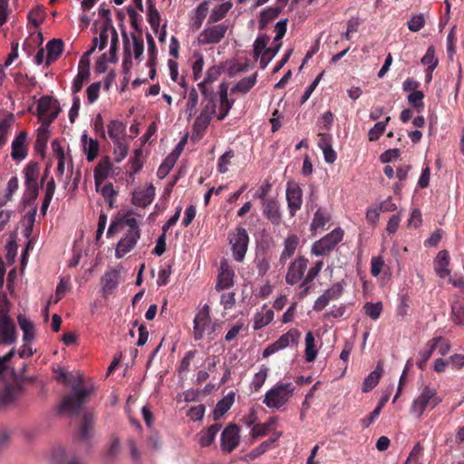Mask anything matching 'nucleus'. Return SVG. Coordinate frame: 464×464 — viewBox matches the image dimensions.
<instances>
[{"label":"nucleus","mask_w":464,"mask_h":464,"mask_svg":"<svg viewBox=\"0 0 464 464\" xmlns=\"http://www.w3.org/2000/svg\"><path fill=\"white\" fill-rule=\"evenodd\" d=\"M210 309L208 304H205L196 314L193 324V336L196 341L202 340L205 334H208L210 331Z\"/></svg>","instance_id":"obj_7"},{"label":"nucleus","mask_w":464,"mask_h":464,"mask_svg":"<svg viewBox=\"0 0 464 464\" xmlns=\"http://www.w3.org/2000/svg\"><path fill=\"white\" fill-rule=\"evenodd\" d=\"M239 428L236 424H229L221 433V449L224 452L233 451L239 444Z\"/></svg>","instance_id":"obj_11"},{"label":"nucleus","mask_w":464,"mask_h":464,"mask_svg":"<svg viewBox=\"0 0 464 464\" xmlns=\"http://www.w3.org/2000/svg\"><path fill=\"white\" fill-rule=\"evenodd\" d=\"M442 340L441 337H434L427 342L425 347L419 352V360L416 364L418 368L424 371L426 368L427 362L431 357L433 352L438 347L439 343Z\"/></svg>","instance_id":"obj_19"},{"label":"nucleus","mask_w":464,"mask_h":464,"mask_svg":"<svg viewBox=\"0 0 464 464\" xmlns=\"http://www.w3.org/2000/svg\"><path fill=\"white\" fill-rule=\"evenodd\" d=\"M277 438L278 437L274 438V439H268L267 440H265L259 446H257L256 448L253 449L247 454V457L250 459H255L256 458L259 457L260 455L265 453L271 447V445L277 440Z\"/></svg>","instance_id":"obj_56"},{"label":"nucleus","mask_w":464,"mask_h":464,"mask_svg":"<svg viewBox=\"0 0 464 464\" xmlns=\"http://www.w3.org/2000/svg\"><path fill=\"white\" fill-rule=\"evenodd\" d=\"M450 264V255L447 250H441L438 253L434 261L435 271L440 278H445L450 274L448 268Z\"/></svg>","instance_id":"obj_27"},{"label":"nucleus","mask_w":464,"mask_h":464,"mask_svg":"<svg viewBox=\"0 0 464 464\" xmlns=\"http://www.w3.org/2000/svg\"><path fill=\"white\" fill-rule=\"evenodd\" d=\"M441 400L437 396V391L430 386H425L420 394L413 401L411 412L416 414L417 417H420L424 412L425 409L430 407L435 408Z\"/></svg>","instance_id":"obj_5"},{"label":"nucleus","mask_w":464,"mask_h":464,"mask_svg":"<svg viewBox=\"0 0 464 464\" xmlns=\"http://www.w3.org/2000/svg\"><path fill=\"white\" fill-rule=\"evenodd\" d=\"M382 372V368L380 364L377 365L376 369L372 371L363 381L362 385V391L363 392H369L372 391L379 382Z\"/></svg>","instance_id":"obj_39"},{"label":"nucleus","mask_w":464,"mask_h":464,"mask_svg":"<svg viewBox=\"0 0 464 464\" xmlns=\"http://www.w3.org/2000/svg\"><path fill=\"white\" fill-rule=\"evenodd\" d=\"M343 292V287L341 283H335L332 285V287L328 288L324 295L327 298L329 302L333 300H337L341 297Z\"/></svg>","instance_id":"obj_60"},{"label":"nucleus","mask_w":464,"mask_h":464,"mask_svg":"<svg viewBox=\"0 0 464 464\" xmlns=\"http://www.w3.org/2000/svg\"><path fill=\"white\" fill-rule=\"evenodd\" d=\"M232 6L233 5L230 1L217 5L215 8H213L209 15L208 24L216 23L223 19L228 11L232 8Z\"/></svg>","instance_id":"obj_41"},{"label":"nucleus","mask_w":464,"mask_h":464,"mask_svg":"<svg viewBox=\"0 0 464 464\" xmlns=\"http://www.w3.org/2000/svg\"><path fill=\"white\" fill-rule=\"evenodd\" d=\"M57 101L50 96H43L39 99L37 103V115L44 122L52 112L60 108L57 106Z\"/></svg>","instance_id":"obj_20"},{"label":"nucleus","mask_w":464,"mask_h":464,"mask_svg":"<svg viewBox=\"0 0 464 464\" xmlns=\"http://www.w3.org/2000/svg\"><path fill=\"white\" fill-rule=\"evenodd\" d=\"M234 151L229 150L226 151L219 159L218 163V170L220 173H226L227 171V165L230 164V160L234 157Z\"/></svg>","instance_id":"obj_63"},{"label":"nucleus","mask_w":464,"mask_h":464,"mask_svg":"<svg viewBox=\"0 0 464 464\" xmlns=\"http://www.w3.org/2000/svg\"><path fill=\"white\" fill-rule=\"evenodd\" d=\"M93 425V415L91 412L83 414L82 424L79 432V437L82 440H88L91 437V431Z\"/></svg>","instance_id":"obj_43"},{"label":"nucleus","mask_w":464,"mask_h":464,"mask_svg":"<svg viewBox=\"0 0 464 464\" xmlns=\"http://www.w3.org/2000/svg\"><path fill=\"white\" fill-rule=\"evenodd\" d=\"M58 114L59 109L52 112L46 119H44L42 126L38 129L35 140V150L37 151H44L46 148L49 138L48 127L57 118Z\"/></svg>","instance_id":"obj_12"},{"label":"nucleus","mask_w":464,"mask_h":464,"mask_svg":"<svg viewBox=\"0 0 464 464\" xmlns=\"http://www.w3.org/2000/svg\"><path fill=\"white\" fill-rule=\"evenodd\" d=\"M254 264L260 277H263L270 268L269 260L265 254H256Z\"/></svg>","instance_id":"obj_50"},{"label":"nucleus","mask_w":464,"mask_h":464,"mask_svg":"<svg viewBox=\"0 0 464 464\" xmlns=\"http://www.w3.org/2000/svg\"><path fill=\"white\" fill-rule=\"evenodd\" d=\"M52 148L58 160L57 174L59 176H63L64 173L65 167V154L63 149L56 140L52 142Z\"/></svg>","instance_id":"obj_44"},{"label":"nucleus","mask_w":464,"mask_h":464,"mask_svg":"<svg viewBox=\"0 0 464 464\" xmlns=\"http://www.w3.org/2000/svg\"><path fill=\"white\" fill-rule=\"evenodd\" d=\"M270 38L266 34L257 37L254 42V55L255 57L262 56V53L268 49L266 47Z\"/></svg>","instance_id":"obj_57"},{"label":"nucleus","mask_w":464,"mask_h":464,"mask_svg":"<svg viewBox=\"0 0 464 464\" xmlns=\"http://www.w3.org/2000/svg\"><path fill=\"white\" fill-rule=\"evenodd\" d=\"M282 44L279 42L274 47H269L266 49V51L262 53L260 59V68L265 69L269 62L274 58V56L277 53L279 49L281 48Z\"/></svg>","instance_id":"obj_55"},{"label":"nucleus","mask_w":464,"mask_h":464,"mask_svg":"<svg viewBox=\"0 0 464 464\" xmlns=\"http://www.w3.org/2000/svg\"><path fill=\"white\" fill-rule=\"evenodd\" d=\"M391 117H386L384 121H379L369 130L368 138L370 141H376L383 134L386 129V125L390 121Z\"/></svg>","instance_id":"obj_46"},{"label":"nucleus","mask_w":464,"mask_h":464,"mask_svg":"<svg viewBox=\"0 0 464 464\" xmlns=\"http://www.w3.org/2000/svg\"><path fill=\"white\" fill-rule=\"evenodd\" d=\"M274 319V311L272 309H265L257 312L253 318L254 330H259L269 324Z\"/></svg>","instance_id":"obj_33"},{"label":"nucleus","mask_w":464,"mask_h":464,"mask_svg":"<svg viewBox=\"0 0 464 464\" xmlns=\"http://www.w3.org/2000/svg\"><path fill=\"white\" fill-rule=\"evenodd\" d=\"M425 25V17L423 14L413 15L408 21V28L411 32H419Z\"/></svg>","instance_id":"obj_59"},{"label":"nucleus","mask_w":464,"mask_h":464,"mask_svg":"<svg viewBox=\"0 0 464 464\" xmlns=\"http://www.w3.org/2000/svg\"><path fill=\"white\" fill-rule=\"evenodd\" d=\"M300 332L296 329H290L285 334H282L276 342L269 344L262 353L263 358H267L279 350L285 349L290 344L298 343Z\"/></svg>","instance_id":"obj_6"},{"label":"nucleus","mask_w":464,"mask_h":464,"mask_svg":"<svg viewBox=\"0 0 464 464\" xmlns=\"http://www.w3.org/2000/svg\"><path fill=\"white\" fill-rule=\"evenodd\" d=\"M299 244V237L295 235H289L284 241V249L280 255L279 262L281 265H285L286 261L293 256L297 246Z\"/></svg>","instance_id":"obj_25"},{"label":"nucleus","mask_w":464,"mask_h":464,"mask_svg":"<svg viewBox=\"0 0 464 464\" xmlns=\"http://www.w3.org/2000/svg\"><path fill=\"white\" fill-rule=\"evenodd\" d=\"M91 392V389L83 384L81 378H78L72 383L71 392L63 396L59 411L71 416H79L84 404L87 403Z\"/></svg>","instance_id":"obj_1"},{"label":"nucleus","mask_w":464,"mask_h":464,"mask_svg":"<svg viewBox=\"0 0 464 464\" xmlns=\"http://www.w3.org/2000/svg\"><path fill=\"white\" fill-rule=\"evenodd\" d=\"M276 419L270 418L268 421L263 424H256L252 428V437L257 439L259 437L266 436L272 429L275 424Z\"/></svg>","instance_id":"obj_49"},{"label":"nucleus","mask_w":464,"mask_h":464,"mask_svg":"<svg viewBox=\"0 0 464 464\" xmlns=\"http://www.w3.org/2000/svg\"><path fill=\"white\" fill-rule=\"evenodd\" d=\"M263 215L273 224L279 225L282 222V213L277 199L269 198L262 203Z\"/></svg>","instance_id":"obj_14"},{"label":"nucleus","mask_w":464,"mask_h":464,"mask_svg":"<svg viewBox=\"0 0 464 464\" xmlns=\"http://www.w3.org/2000/svg\"><path fill=\"white\" fill-rule=\"evenodd\" d=\"M155 197V188L152 184L146 188L133 192L131 202L133 205L140 208H146L150 205Z\"/></svg>","instance_id":"obj_18"},{"label":"nucleus","mask_w":464,"mask_h":464,"mask_svg":"<svg viewBox=\"0 0 464 464\" xmlns=\"http://www.w3.org/2000/svg\"><path fill=\"white\" fill-rule=\"evenodd\" d=\"M120 281V273L119 271L113 269L109 272H106L103 277L102 278V286L103 295L107 296L111 295L116 288L118 287Z\"/></svg>","instance_id":"obj_23"},{"label":"nucleus","mask_w":464,"mask_h":464,"mask_svg":"<svg viewBox=\"0 0 464 464\" xmlns=\"http://www.w3.org/2000/svg\"><path fill=\"white\" fill-rule=\"evenodd\" d=\"M211 118L205 114H199L193 125V136L192 139L200 140L205 135L206 130L210 123Z\"/></svg>","instance_id":"obj_34"},{"label":"nucleus","mask_w":464,"mask_h":464,"mask_svg":"<svg viewBox=\"0 0 464 464\" xmlns=\"http://www.w3.org/2000/svg\"><path fill=\"white\" fill-rule=\"evenodd\" d=\"M140 237V231L126 232L123 238H121L115 250V256L117 258L123 257L136 246L138 239Z\"/></svg>","instance_id":"obj_15"},{"label":"nucleus","mask_w":464,"mask_h":464,"mask_svg":"<svg viewBox=\"0 0 464 464\" xmlns=\"http://www.w3.org/2000/svg\"><path fill=\"white\" fill-rule=\"evenodd\" d=\"M16 341L15 325L9 316L0 319V343L12 344Z\"/></svg>","instance_id":"obj_16"},{"label":"nucleus","mask_w":464,"mask_h":464,"mask_svg":"<svg viewBox=\"0 0 464 464\" xmlns=\"http://www.w3.org/2000/svg\"><path fill=\"white\" fill-rule=\"evenodd\" d=\"M38 185H25V193L23 198V203L24 204V206H30L34 204L38 197Z\"/></svg>","instance_id":"obj_53"},{"label":"nucleus","mask_w":464,"mask_h":464,"mask_svg":"<svg viewBox=\"0 0 464 464\" xmlns=\"http://www.w3.org/2000/svg\"><path fill=\"white\" fill-rule=\"evenodd\" d=\"M343 230L342 228H334L333 231L313 244L311 249L312 254L317 256L329 255L343 240Z\"/></svg>","instance_id":"obj_4"},{"label":"nucleus","mask_w":464,"mask_h":464,"mask_svg":"<svg viewBox=\"0 0 464 464\" xmlns=\"http://www.w3.org/2000/svg\"><path fill=\"white\" fill-rule=\"evenodd\" d=\"M90 72L85 70H78V73L73 80L72 91V94H76L82 91L84 82H87L90 78Z\"/></svg>","instance_id":"obj_52"},{"label":"nucleus","mask_w":464,"mask_h":464,"mask_svg":"<svg viewBox=\"0 0 464 464\" xmlns=\"http://www.w3.org/2000/svg\"><path fill=\"white\" fill-rule=\"evenodd\" d=\"M111 168L112 164L108 156L100 160L94 169V181L97 188L105 179H107Z\"/></svg>","instance_id":"obj_26"},{"label":"nucleus","mask_w":464,"mask_h":464,"mask_svg":"<svg viewBox=\"0 0 464 464\" xmlns=\"http://www.w3.org/2000/svg\"><path fill=\"white\" fill-rule=\"evenodd\" d=\"M196 354V350H189L184 354L177 370L180 380H185L187 378V374L190 370L191 362L194 360Z\"/></svg>","instance_id":"obj_35"},{"label":"nucleus","mask_w":464,"mask_h":464,"mask_svg":"<svg viewBox=\"0 0 464 464\" xmlns=\"http://www.w3.org/2000/svg\"><path fill=\"white\" fill-rule=\"evenodd\" d=\"M101 193L108 203L110 208H114V202L118 196V191L114 189L112 183L108 182L104 184L101 189Z\"/></svg>","instance_id":"obj_48"},{"label":"nucleus","mask_w":464,"mask_h":464,"mask_svg":"<svg viewBox=\"0 0 464 464\" xmlns=\"http://www.w3.org/2000/svg\"><path fill=\"white\" fill-rule=\"evenodd\" d=\"M25 140L26 133L24 131H21L13 140L11 156L14 160H22L27 156Z\"/></svg>","instance_id":"obj_24"},{"label":"nucleus","mask_w":464,"mask_h":464,"mask_svg":"<svg viewBox=\"0 0 464 464\" xmlns=\"http://www.w3.org/2000/svg\"><path fill=\"white\" fill-rule=\"evenodd\" d=\"M235 273L226 260L220 263V272L218 276L216 289L221 291L229 288L234 284Z\"/></svg>","instance_id":"obj_17"},{"label":"nucleus","mask_w":464,"mask_h":464,"mask_svg":"<svg viewBox=\"0 0 464 464\" xmlns=\"http://www.w3.org/2000/svg\"><path fill=\"white\" fill-rule=\"evenodd\" d=\"M82 143L87 160L90 162L93 161L99 152L100 146L98 140L92 138L88 139L87 134L84 133L82 136Z\"/></svg>","instance_id":"obj_30"},{"label":"nucleus","mask_w":464,"mask_h":464,"mask_svg":"<svg viewBox=\"0 0 464 464\" xmlns=\"http://www.w3.org/2000/svg\"><path fill=\"white\" fill-rule=\"evenodd\" d=\"M228 241L231 245V250L234 259L242 262L248 248L249 236L246 228L237 226L233 231L228 233Z\"/></svg>","instance_id":"obj_3"},{"label":"nucleus","mask_w":464,"mask_h":464,"mask_svg":"<svg viewBox=\"0 0 464 464\" xmlns=\"http://www.w3.org/2000/svg\"><path fill=\"white\" fill-rule=\"evenodd\" d=\"M295 386L292 382L275 384L268 390L263 400V403L269 409H280L292 398Z\"/></svg>","instance_id":"obj_2"},{"label":"nucleus","mask_w":464,"mask_h":464,"mask_svg":"<svg viewBox=\"0 0 464 464\" xmlns=\"http://www.w3.org/2000/svg\"><path fill=\"white\" fill-rule=\"evenodd\" d=\"M227 30V25L218 24L205 28L199 34L198 41L202 44H218L224 37Z\"/></svg>","instance_id":"obj_10"},{"label":"nucleus","mask_w":464,"mask_h":464,"mask_svg":"<svg viewBox=\"0 0 464 464\" xmlns=\"http://www.w3.org/2000/svg\"><path fill=\"white\" fill-rule=\"evenodd\" d=\"M324 266L322 260L316 261L314 266L308 270L307 275L304 277V285H310L319 275Z\"/></svg>","instance_id":"obj_62"},{"label":"nucleus","mask_w":464,"mask_h":464,"mask_svg":"<svg viewBox=\"0 0 464 464\" xmlns=\"http://www.w3.org/2000/svg\"><path fill=\"white\" fill-rule=\"evenodd\" d=\"M235 392H229L217 404L213 411V420H218L226 412L229 411L235 401Z\"/></svg>","instance_id":"obj_28"},{"label":"nucleus","mask_w":464,"mask_h":464,"mask_svg":"<svg viewBox=\"0 0 464 464\" xmlns=\"http://www.w3.org/2000/svg\"><path fill=\"white\" fill-rule=\"evenodd\" d=\"M221 424L215 423L211 425L207 430L199 433L198 443L201 447H208L214 441L217 433L220 430Z\"/></svg>","instance_id":"obj_37"},{"label":"nucleus","mask_w":464,"mask_h":464,"mask_svg":"<svg viewBox=\"0 0 464 464\" xmlns=\"http://www.w3.org/2000/svg\"><path fill=\"white\" fill-rule=\"evenodd\" d=\"M332 216L330 212L324 208H318L314 214V218L310 224V230L315 234L318 230H323L324 226L331 220Z\"/></svg>","instance_id":"obj_22"},{"label":"nucleus","mask_w":464,"mask_h":464,"mask_svg":"<svg viewBox=\"0 0 464 464\" xmlns=\"http://www.w3.org/2000/svg\"><path fill=\"white\" fill-rule=\"evenodd\" d=\"M423 450H424V449L420 442L415 444L414 447L412 448V450H411L410 455H409L405 464H410L411 462L416 463V464L420 463V459L423 455Z\"/></svg>","instance_id":"obj_61"},{"label":"nucleus","mask_w":464,"mask_h":464,"mask_svg":"<svg viewBox=\"0 0 464 464\" xmlns=\"http://www.w3.org/2000/svg\"><path fill=\"white\" fill-rule=\"evenodd\" d=\"M46 65L55 62L63 52V42L61 39H52L46 44Z\"/></svg>","instance_id":"obj_29"},{"label":"nucleus","mask_w":464,"mask_h":464,"mask_svg":"<svg viewBox=\"0 0 464 464\" xmlns=\"http://www.w3.org/2000/svg\"><path fill=\"white\" fill-rule=\"evenodd\" d=\"M24 174L25 185H38V178L40 174L39 164L34 161L29 162L24 169Z\"/></svg>","instance_id":"obj_36"},{"label":"nucleus","mask_w":464,"mask_h":464,"mask_svg":"<svg viewBox=\"0 0 464 464\" xmlns=\"http://www.w3.org/2000/svg\"><path fill=\"white\" fill-rule=\"evenodd\" d=\"M308 259L304 256H298L290 263L285 275V283L289 285H295L304 280V273L307 269Z\"/></svg>","instance_id":"obj_8"},{"label":"nucleus","mask_w":464,"mask_h":464,"mask_svg":"<svg viewBox=\"0 0 464 464\" xmlns=\"http://www.w3.org/2000/svg\"><path fill=\"white\" fill-rule=\"evenodd\" d=\"M285 198L290 216L293 218L303 205V190L299 184L288 182L285 190Z\"/></svg>","instance_id":"obj_9"},{"label":"nucleus","mask_w":464,"mask_h":464,"mask_svg":"<svg viewBox=\"0 0 464 464\" xmlns=\"http://www.w3.org/2000/svg\"><path fill=\"white\" fill-rule=\"evenodd\" d=\"M420 63L422 65L430 68V71H434L439 64V60L435 56V47L430 45L428 47L426 53L420 59Z\"/></svg>","instance_id":"obj_45"},{"label":"nucleus","mask_w":464,"mask_h":464,"mask_svg":"<svg viewBox=\"0 0 464 464\" xmlns=\"http://www.w3.org/2000/svg\"><path fill=\"white\" fill-rule=\"evenodd\" d=\"M18 324L22 329L24 335L23 340L24 343H30L34 337V327L33 323L24 315L19 314L17 317Z\"/></svg>","instance_id":"obj_38"},{"label":"nucleus","mask_w":464,"mask_h":464,"mask_svg":"<svg viewBox=\"0 0 464 464\" xmlns=\"http://www.w3.org/2000/svg\"><path fill=\"white\" fill-rule=\"evenodd\" d=\"M408 102L418 111L421 112L424 110V93L421 91L411 92L408 95Z\"/></svg>","instance_id":"obj_47"},{"label":"nucleus","mask_w":464,"mask_h":464,"mask_svg":"<svg viewBox=\"0 0 464 464\" xmlns=\"http://www.w3.org/2000/svg\"><path fill=\"white\" fill-rule=\"evenodd\" d=\"M114 155L116 162H121L123 159L126 158L128 154L129 147L125 143V140L114 141Z\"/></svg>","instance_id":"obj_58"},{"label":"nucleus","mask_w":464,"mask_h":464,"mask_svg":"<svg viewBox=\"0 0 464 464\" xmlns=\"http://www.w3.org/2000/svg\"><path fill=\"white\" fill-rule=\"evenodd\" d=\"M257 72H255L251 76L241 79L232 89L231 92H248L256 83Z\"/></svg>","instance_id":"obj_40"},{"label":"nucleus","mask_w":464,"mask_h":464,"mask_svg":"<svg viewBox=\"0 0 464 464\" xmlns=\"http://www.w3.org/2000/svg\"><path fill=\"white\" fill-rule=\"evenodd\" d=\"M267 375L268 368L266 365H262L259 372L255 374L252 380L251 388H253L255 392H258L265 383Z\"/></svg>","instance_id":"obj_51"},{"label":"nucleus","mask_w":464,"mask_h":464,"mask_svg":"<svg viewBox=\"0 0 464 464\" xmlns=\"http://www.w3.org/2000/svg\"><path fill=\"white\" fill-rule=\"evenodd\" d=\"M285 6L276 3V6L263 10L260 14L259 28L264 29L269 22L276 19L281 14Z\"/></svg>","instance_id":"obj_32"},{"label":"nucleus","mask_w":464,"mask_h":464,"mask_svg":"<svg viewBox=\"0 0 464 464\" xmlns=\"http://www.w3.org/2000/svg\"><path fill=\"white\" fill-rule=\"evenodd\" d=\"M450 320L456 325H464V295L456 294L450 299Z\"/></svg>","instance_id":"obj_13"},{"label":"nucleus","mask_w":464,"mask_h":464,"mask_svg":"<svg viewBox=\"0 0 464 464\" xmlns=\"http://www.w3.org/2000/svg\"><path fill=\"white\" fill-rule=\"evenodd\" d=\"M148 9V22L154 30H157L160 26V13L153 5H150Z\"/></svg>","instance_id":"obj_64"},{"label":"nucleus","mask_w":464,"mask_h":464,"mask_svg":"<svg viewBox=\"0 0 464 464\" xmlns=\"http://www.w3.org/2000/svg\"><path fill=\"white\" fill-rule=\"evenodd\" d=\"M219 107H218V113L217 115V118L218 121L224 120L229 111L231 110L234 100H229L227 97V86L225 83H222L219 87Z\"/></svg>","instance_id":"obj_21"},{"label":"nucleus","mask_w":464,"mask_h":464,"mask_svg":"<svg viewBox=\"0 0 464 464\" xmlns=\"http://www.w3.org/2000/svg\"><path fill=\"white\" fill-rule=\"evenodd\" d=\"M363 309L367 316H369L372 320H377L380 317L381 313L382 311V302H368L364 304Z\"/></svg>","instance_id":"obj_54"},{"label":"nucleus","mask_w":464,"mask_h":464,"mask_svg":"<svg viewBox=\"0 0 464 464\" xmlns=\"http://www.w3.org/2000/svg\"><path fill=\"white\" fill-rule=\"evenodd\" d=\"M126 126L122 121L112 120L108 124V134L112 141H119L125 140Z\"/></svg>","instance_id":"obj_31"},{"label":"nucleus","mask_w":464,"mask_h":464,"mask_svg":"<svg viewBox=\"0 0 464 464\" xmlns=\"http://www.w3.org/2000/svg\"><path fill=\"white\" fill-rule=\"evenodd\" d=\"M176 161L177 155H175V153H170L159 167L157 171L158 178L160 179H164L174 167Z\"/></svg>","instance_id":"obj_42"}]
</instances>
